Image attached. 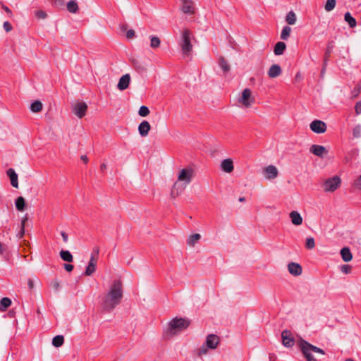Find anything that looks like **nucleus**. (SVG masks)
<instances>
[{"label": "nucleus", "instance_id": "7c9ffc66", "mask_svg": "<svg viewBox=\"0 0 361 361\" xmlns=\"http://www.w3.org/2000/svg\"><path fill=\"white\" fill-rule=\"evenodd\" d=\"M297 18L295 13L290 11H289L286 16V21L288 25H294L296 23Z\"/></svg>", "mask_w": 361, "mask_h": 361}, {"label": "nucleus", "instance_id": "5fc2aeb1", "mask_svg": "<svg viewBox=\"0 0 361 361\" xmlns=\"http://www.w3.org/2000/svg\"><path fill=\"white\" fill-rule=\"evenodd\" d=\"M355 109V113L357 115H359L361 114V100L356 103Z\"/></svg>", "mask_w": 361, "mask_h": 361}, {"label": "nucleus", "instance_id": "58836bf2", "mask_svg": "<svg viewBox=\"0 0 361 361\" xmlns=\"http://www.w3.org/2000/svg\"><path fill=\"white\" fill-rule=\"evenodd\" d=\"M336 4V0H327L324 6L325 10L328 12L332 11L335 8Z\"/></svg>", "mask_w": 361, "mask_h": 361}, {"label": "nucleus", "instance_id": "a19ab883", "mask_svg": "<svg viewBox=\"0 0 361 361\" xmlns=\"http://www.w3.org/2000/svg\"><path fill=\"white\" fill-rule=\"evenodd\" d=\"M361 93V80L355 85L351 92L353 97H357Z\"/></svg>", "mask_w": 361, "mask_h": 361}, {"label": "nucleus", "instance_id": "39448f33", "mask_svg": "<svg viewBox=\"0 0 361 361\" xmlns=\"http://www.w3.org/2000/svg\"><path fill=\"white\" fill-rule=\"evenodd\" d=\"M341 180L338 176L326 179L324 183V190L326 192H334L341 185Z\"/></svg>", "mask_w": 361, "mask_h": 361}, {"label": "nucleus", "instance_id": "774afa93", "mask_svg": "<svg viewBox=\"0 0 361 361\" xmlns=\"http://www.w3.org/2000/svg\"><path fill=\"white\" fill-rule=\"evenodd\" d=\"M28 286H29L30 288H32L33 287V282L30 279H29V281H28Z\"/></svg>", "mask_w": 361, "mask_h": 361}, {"label": "nucleus", "instance_id": "680f3d73", "mask_svg": "<svg viewBox=\"0 0 361 361\" xmlns=\"http://www.w3.org/2000/svg\"><path fill=\"white\" fill-rule=\"evenodd\" d=\"M121 30L123 31V32H127L128 30V25L127 24H122L121 25Z\"/></svg>", "mask_w": 361, "mask_h": 361}, {"label": "nucleus", "instance_id": "dca6fc26", "mask_svg": "<svg viewBox=\"0 0 361 361\" xmlns=\"http://www.w3.org/2000/svg\"><path fill=\"white\" fill-rule=\"evenodd\" d=\"M300 346L302 348H307L309 352L313 351L322 355L325 354V352L322 348L314 346L305 340H302Z\"/></svg>", "mask_w": 361, "mask_h": 361}, {"label": "nucleus", "instance_id": "e433bc0d", "mask_svg": "<svg viewBox=\"0 0 361 361\" xmlns=\"http://www.w3.org/2000/svg\"><path fill=\"white\" fill-rule=\"evenodd\" d=\"M150 47L152 49H157L160 47L161 40L157 36H150Z\"/></svg>", "mask_w": 361, "mask_h": 361}, {"label": "nucleus", "instance_id": "f257e3e1", "mask_svg": "<svg viewBox=\"0 0 361 361\" xmlns=\"http://www.w3.org/2000/svg\"><path fill=\"white\" fill-rule=\"evenodd\" d=\"M123 297V282L121 279H115L109 286L107 292L99 297L102 312H111L121 302Z\"/></svg>", "mask_w": 361, "mask_h": 361}, {"label": "nucleus", "instance_id": "f3484780", "mask_svg": "<svg viewBox=\"0 0 361 361\" xmlns=\"http://www.w3.org/2000/svg\"><path fill=\"white\" fill-rule=\"evenodd\" d=\"M221 169L226 173H231L233 171V162L231 159H224L221 163Z\"/></svg>", "mask_w": 361, "mask_h": 361}, {"label": "nucleus", "instance_id": "423d86ee", "mask_svg": "<svg viewBox=\"0 0 361 361\" xmlns=\"http://www.w3.org/2000/svg\"><path fill=\"white\" fill-rule=\"evenodd\" d=\"M87 105L84 102H77L73 106V112L79 118H82L86 114Z\"/></svg>", "mask_w": 361, "mask_h": 361}, {"label": "nucleus", "instance_id": "4468645a", "mask_svg": "<svg viewBox=\"0 0 361 361\" xmlns=\"http://www.w3.org/2000/svg\"><path fill=\"white\" fill-rule=\"evenodd\" d=\"M130 81V77L129 74L122 75L117 85L118 89L121 91L126 90L129 86Z\"/></svg>", "mask_w": 361, "mask_h": 361}, {"label": "nucleus", "instance_id": "c9c22d12", "mask_svg": "<svg viewBox=\"0 0 361 361\" xmlns=\"http://www.w3.org/2000/svg\"><path fill=\"white\" fill-rule=\"evenodd\" d=\"M300 349L307 361H318L307 348L300 347Z\"/></svg>", "mask_w": 361, "mask_h": 361}, {"label": "nucleus", "instance_id": "ea45409f", "mask_svg": "<svg viewBox=\"0 0 361 361\" xmlns=\"http://www.w3.org/2000/svg\"><path fill=\"white\" fill-rule=\"evenodd\" d=\"M96 270V266L92 263H88L87 267H86L85 271L84 274L85 276H91Z\"/></svg>", "mask_w": 361, "mask_h": 361}, {"label": "nucleus", "instance_id": "6e6d98bb", "mask_svg": "<svg viewBox=\"0 0 361 361\" xmlns=\"http://www.w3.org/2000/svg\"><path fill=\"white\" fill-rule=\"evenodd\" d=\"M54 4L57 7H62L64 6V0H53Z\"/></svg>", "mask_w": 361, "mask_h": 361}, {"label": "nucleus", "instance_id": "4c0bfd02", "mask_svg": "<svg viewBox=\"0 0 361 361\" xmlns=\"http://www.w3.org/2000/svg\"><path fill=\"white\" fill-rule=\"evenodd\" d=\"M201 238V235L199 233L191 235L188 239V244L190 246H194V245Z\"/></svg>", "mask_w": 361, "mask_h": 361}, {"label": "nucleus", "instance_id": "864d4df0", "mask_svg": "<svg viewBox=\"0 0 361 361\" xmlns=\"http://www.w3.org/2000/svg\"><path fill=\"white\" fill-rule=\"evenodd\" d=\"M135 32L133 29H130L126 32V37L127 39H132L135 37Z\"/></svg>", "mask_w": 361, "mask_h": 361}, {"label": "nucleus", "instance_id": "9d476101", "mask_svg": "<svg viewBox=\"0 0 361 361\" xmlns=\"http://www.w3.org/2000/svg\"><path fill=\"white\" fill-rule=\"evenodd\" d=\"M310 151L313 154L323 158L325 155L328 154V150L325 147L319 145H313L311 146Z\"/></svg>", "mask_w": 361, "mask_h": 361}, {"label": "nucleus", "instance_id": "3c124183", "mask_svg": "<svg viewBox=\"0 0 361 361\" xmlns=\"http://www.w3.org/2000/svg\"><path fill=\"white\" fill-rule=\"evenodd\" d=\"M35 16L38 18H41V19H44L47 17V13L42 11V10H39V11H37L36 13H35Z\"/></svg>", "mask_w": 361, "mask_h": 361}, {"label": "nucleus", "instance_id": "603ef678", "mask_svg": "<svg viewBox=\"0 0 361 361\" xmlns=\"http://www.w3.org/2000/svg\"><path fill=\"white\" fill-rule=\"evenodd\" d=\"M4 29L6 30V32H8L12 30L13 26L12 25L8 22L6 21L4 23Z\"/></svg>", "mask_w": 361, "mask_h": 361}, {"label": "nucleus", "instance_id": "473e14b6", "mask_svg": "<svg viewBox=\"0 0 361 361\" xmlns=\"http://www.w3.org/2000/svg\"><path fill=\"white\" fill-rule=\"evenodd\" d=\"M64 343V337L62 335H57L52 339V345L54 347H61Z\"/></svg>", "mask_w": 361, "mask_h": 361}, {"label": "nucleus", "instance_id": "f704fd0d", "mask_svg": "<svg viewBox=\"0 0 361 361\" xmlns=\"http://www.w3.org/2000/svg\"><path fill=\"white\" fill-rule=\"evenodd\" d=\"M67 9L70 13H75L78 10V6L75 0H71L67 4Z\"/></svg>", "mask_w": 361, "mask_h": 361}, {"label": "nucleus", "instance_id": "2f4dec72", "mask_svg": "<svg viewBox=\"0 0 361 361\" xmlns=\"http://www.w3.org/2000/svg\"><path fill=\"white\" fill-rule=\"evenodd\" d=\"M30 110L34 113H38L42 110V104L40 101L36 100L30 105Z\"/></svg>", "mask_w": 361, "mask_h": 361}, {"label": "nucleus", "instance_id": "7ed1b4c3", "mask_svg": "<svg viewBox=\"0 0 361 361\" xmlns=\"http://www.w3.org/2000/svg\"><path fill=\"white\" fill-rule=\"evenodd\" d=\"M190 324V321L184 318L176 317L169 323L167 334L173 336L177 332L185 330Z\"/></svg>", "mask_w": 361, "mask_h": 361}, {"label": "nucleus", "instance_id": "de8ad7c7", "mask_svg": "<svg viewBox=\"0 0 361 361\" xmlns=\"http://www.w3.org/2000/svg\"><path fill=\"white\" fill-rule=\"evenodd\" d=\"M341 271L344 274H350L352 271V267L349 264H343L341 267Z\"/></svg>", "mask_w": 361, "mask_h": 361}, {"label": "nucleus", "instance_id": "5701e85b", "mask_svg": "<svg viewBox=\"0 0 361 361\" xmlns=\"http://www.w3.org/2000/svg\"><path fill=\"white\" fill-rule=\"evenodd\" d=\"M286 49V43L283 42H278L274 48V53L276 56L282 55Z\"/></svg>", "mask_w": 361, "mask_h": 361}, {"label": "nucleus", "instance_id": "a18cd8bd", "mask_svg": "<svg viewBox=\"0 0 361 361\" xmlns=\"http://www.w3.org/2000/svg\"><path fill=\"white\" fill-rule=\"evenodd\" d=\"M99 252V250L98 247L94 248L89 263H92L94 265L97 266V259L95 256L98 255Z\"/></svg>", "mask_w": 361, "mask_h": 361}, {"label": "nucleus", "instance_id": "49530a36", "mask_svg": "<svg viewBox=\"0 0 361 361\" xmlns=\"http://www.w3.org/2000/svg\"><path fill=\"white\" fill-rule=\"evenodd\" d=\"M138 114L142 117H145L148 116L149 114V108L146 106H141L139 109Z\"/></svg>", "mask_w": 361, "mask_h": 361}, {"label": "nucleus", "instance_id": "8fccbe9b", "mask_svg": "<svg viewBox=\"0 0 361 361\" xmlns=\"http://www.w3.org/2000/svg\"><path fill=\"white\" fill-rule=\"evenodd\" d=\"M51 286H52L55 291H59L60 289V283L56 279H54L51 282Z\"/></svg>", "mask_w": 361, "mask_h": 361}, {"label": "nucleus", "instance_id": "0e129e2a", "mask_svg": "<svg viewBox=\"0 0 361 361\" xmlns=\"http://www.w3.org/2000/svg\"><path fill=\"white\" fill-rule=\"evenodd\" d=\"M100 169L102 171H104L106 169V165L105 164H102L101 166H100Z\"/></svg>", "mask_w": 361, "mask_h": 361}, {"label": "nucleus", "instance_id": "9b49d317", "mask_svg": "<svg viewBox=\"0 0 361 361\" xmlns=\"http://www.w3.org/2000/svg\"><path fill=\"white\" fill-rule=\"evenodd\" d=\"M181 11L184 13H195V8L194 2L192 0H182Z\"/></svg>", "mask_w": 361, "mask_h": 361}, {"label": "nucleus", "instance_id": "052dcab7", "mask_svg": "<svg viewBox=\"0 0 361 361\" xmlns=\"http://www.w3.org/2000/svg\"><path fill=\"white\" fill-rule=\"evenodd\" d=\"M355 184L358 188L361 189V176L355 180Z\"/></svg>", "mask_w": 361, "mask_h": 361}, {"label": "nucleus", "instance_id": "4be33fe9", "mask_svg": "<svg viewBox=\"0 0 361 361\" xmlns=\"http://www.w3.org/2000/svg\"><path fill=\"white\" fill-rule=\"evenodd\" d=\"M290 218L292 224L295 226L301 225L302 223V218L301 215L296 211H293L290 213Z\"/></svg>", "mask_w": 361, "mask_h": 361}, {"label": "nucleus", "instance_id": "69168bd1", "mask_svg": "<svg viewBox=\"0 0 361 361\" xmlns=\"http://www.w3.org/2000/svg\"><path fill=\"white\" fill-rule=\"evenodd\" d=\"M326 66H324V63H323V67L322 68V71H321V74L323 75L326 71Z\"/></svg>", "mask_w": 361, "mask_h": 361}, {"label": "nucleus", "instance_id": "c85d7f7f", "mask_svg": "<svg viewBox=\"0 0 361 361\" xmlns=\"http://www.w3.org/2000/svg\"><path fill=\"white\" fill-rule=\"evenodd\" d=\"M15 205L17 210L23 212L25 209V200L23 197H18L15 201Z\"/></svg>", "mask_w": 361, "mask_h": 361}, {"label": "nucleus", "instance_id": "1a4fd4ad", "mask_svg": "<svg viewBox=\"0 0 361 361\" xmlns=\"http://www.w3.org/2000/svg\"><path fill=\"white\" fill-rule=\"evenodd\" d=\"M220 341V338L216 334H209L205 341V344L209 349H216Z\"/></svg>", "mask_w": 361, "mask_h": 361}, {"label": "nucleus", "instance_id": "f8f14e48", "mask_svg": "<svg viewBox=\"0 0 361 361\" xmlns=\"http://www.w3.org/2000/svg\"><path fill=\"white\" fill-rule=\"evenodd\" d=\"M264 173L267 179H274L278 176L279 172L275 166L269 165L264 168Z\"/></svg>", "mask_w": 361, "mask_h": 361}, {"label": "nucleus", "instance_id": "cd10ccee", "mask_svg": "<svg viewBox=\"0 0 361 361\" xmlns=\"http://www.w3.org/2000/svg\"><path fill=\"white\" fill-rule=\"evenodd\" d=\"M59 255L61 258L65 262H72L73 261V257L68 250H62L60 251Z\"/></svg>", "mask_w": 361, "mask_h": 361}, {"label": "nucleus", "instance_id": "a878e982", "mask_svg": "<svg viewBox=\"0 0 361 361\" xmlns=\"http://www.w3.org/2000/svg\"><path fill=\"white\" fill-rule=\"evenodd\" d=\"M344 20L348 23L350 28L356 27L357 22L355 18H353L349 12H347L344 15Z\"/></svg>", "mask_w": 361, "mask_h": 361}, {"label": "nucleus", "instance_id": "13d9d810", "mask_svg": "<svg viewBox=\"0 0 361 361\" xmlns=\"http://www.w3.org/2000/svg\"><path fill=\"white\" fill-rule=\"evenodd\" d=\"M61 236H62L63 240L65 243H67V242H68V234H67L65 231H61Z\"/></svg>", "mask_w": 361, "mask_h": 361}, {"label": "nucleus", "instance_id": "e2e57ef3", "mask_svg": "<svg viewBox=\"0 0 361 361\" xmlns=\"http://www.w3.org/2000/svg\"><path fill=\"white\" fill-rule=\"evenodd\" d=\"M80 159L85 164L88 162V158L86 155H82L80 157Z\"/></svg>", "mask_w": 361, "mask_h": 361}, {"label": "nucleus", "instance_id": "aec40b11", "mask_svg": "<svg viewBox=\"0 0 361 361\" xmlns=\"http://www.w3.org/2000/svg\"><path fill=\"white\" fill-rule=\"evenodd\" d=\"M282 73L281 68L278 64H273L268 71V75L271 78L279 76Z\"/></svg>", "mask_w": 361, "mask_h": 361}, {"label": "nucleus", "instance_id": "bb28decb", "mask_svg": "<svg viewBox=\"0 0 361 361\" xmlns=\"http://www.w3.org/2000/svg\"><path fill=\"white\" fill-rule=\"evenodd\" d=\"M132 65L134 69L139 73H142L146 71V68L137 59L132 60Z\"/></svg>", "mask_w": 361, "mask_h": 361}, {"label": "nucleus", "instance_id": "79ce46f5", "mask_svg": "<svg viewBox=\"0 0 361 361\" xmlns=\"http://www.w3.org/2000/svg\"><path fill=\"white\" fill-rule=\"evenodd\" d=\"M209 349L207 345L204 343L197 350V355L199 357H202L204 355H206L208 353V350Z\"/></svg>", "mask_w": 361, "mask_h": 361}, {"label": "nucleus", "instance_id": "bf43d9fd", "mask_svg": "<svg viewBox=\"0 0 361 361\" xmlns=\"http://www.w3.org/2000/svg\"><path fill=\"white\" fill-rule=\"evenodd\" d=\"M2 8L9 15V16H11L12 11L8 6L3 4Z\"/></svg>", "mask_w": 361, "mask_h": 361}, {"label": "nucleus", "instance_id": "ddd939ff", "mask_svg": "<svg viewBox=\"0 0 361 361\" xmlns=\"http://www.w3.org/2000/svg\"><path fill=\"white\" fill-rule=\"evenodd\" d=\"M251 99V90L248 88L245 89L243 91L242 97L240 99V102L245 105L246 107H248L250 106L251 103L253 102L250 101Z\"/></svg>", "mask_w": 361, "mask_h": 361}, {"label": "nucleus", "instance_id": "f03ea898", "mask_svg": "<svg viewBox=\"0 0 361 361\" xmlns=\"http://www.w3.org/2000/svg\"><path fill=\"white\" fill-rule=\"evenodd\" d=\"M193 176V169L192 168H185L182 169L178 176V180L173 184L171 191V197L176 198L178 197L188 185Z\"/></svg>", "mask_w": 361, "mask_h": 361}, {"label": "nucleus", "instance_id": "4d7b16f0", "mask_svg": "<svg viewBox=\"0 0 361 361\" xmlns=\"http://www.w3.org/2000/svg\"><path fill=\"white\" fill-rule=\"evenodd\" d=\"M63 267L67 271H71L74 268L73 265L71 264H64Z\"/></svg>", "mask_w": 361, "mask_h": 361}, {"label": "nucleus", "instance_id": "20e7f679", "mask_svg": "<svg viewBox=\"0 0 361 361\" xmlns=\"http://www.w3.org/2000/svg\"><path fill=\"white\" fill-rule=\"evenodd\" d=\"M180 46L183 56H190L192 50V45L190 42V31L188 29H184L183 31Z\"/></svg>", "mask_w": 361, "mask_h": 361}, {"label": "nucleus", "instance_id": "393cba45", "mask_svg": "<svg viewBox=\"0 0 361 361\" xmlns=\"http://www.w3.org/2000/svg\"><path fill=\"white\" fill-rule=\"evenodd\" d=\"M219 66L221 67L224 74L228 73L231 70L229 63L223 56H220L219 59Z\"/></svg>", "mask_w": 361, "mask_h": 361}, {"label": "nucleus", "instance_id": "c03bdc74", "mask_svg": "<svg viewBox=\"0 0 361 361\" xmlns=\"http://www.w3.org/2000/svg\"><path fill=\"white\" fill-rule=\"evenodd\" d=\"M27 220V216H25L22 219V221H21L20 231H19V233L17 235L19 238H22L24 236V234H25V222H26Z\"/></svg>", "mask_w": 361, "mask_h": 361}, {"label": "nucleus", "instance_id": "b1692460", "mask_svg": "<svg viewBox=\"0 0 361 361\" xmlns=\"http://www.w3.org/2000/svg\"><path fill=\"white\" fill-rule=\"evenodd\" d=\"M334 48V42L333 41L329 42L326 49L324 56V66L327 65V62L329 61V59L331 53H332Z\"/></svg>", "mask_w": 361, "mask_h": 361}, {"label": "nucleus", "instance_id": "6e6552de", "mask_svg": "<svg viewBox=\"0 0 361 361\" xmlns=\"http://www.w3.org/2000/svg\"><path fill=\"white\" fill-rule=\"evenodd\" d=\"M310 129L316 133H324L326 130V123L320 120H314L310 123Z\"/></svg>", "mask_w": 361, "mask_h": 361}, {"label": "nucleus", "instance_id": "09e8293b", "mask_svg": "<svg viewBox=\"0 0 361 361\" xmlns=\"http://www.w3.org/2000/svg\"><path fill=\"white\" fill-rule=\"evenodd\" d=\"M353 134L355 137H360L361 136V127L356 126L353 130Z\"/></svg>", "mask_w": 361, "mask_h": 361}, {"label": "nucleus", "instance_id": "2eb2a0df", "mask_svg": "<svg viewBox=\"0 0 361 361\" xmlns=\"http://www.w3.org/2000/svg\"><path fill=\"white\" fill-rule=\"evenodd\" d=\"M288 269L289 273L295 276H300L302 271L301 265L295 262L289 263Z\"/></svg>", "mask_w": 361, "mask_h": 361}, {"label": "nucleus", "instance_id": "338daca9", "mask_svg": "<svg viewBox=\"0 0 361 361\" xmlns=\"http://www.w3.org/2000/svg\"><path fill=\"white\" fill-rule=\"evenodd\" d=\"M4 251L3 244L0 242V255L3 254Z\"/></svg>", "mask_w": 361, "mask_h": 361}, {"label": "nucleus", "instance_id": "72a5a7b5", "mask_svg": "<svg viewBox=\"0 0 361 361\" xmlns=\"http://www.w3.org/2000/svg\"><path fill=\"white\" fill-rule=\"evenodd\" d=\"M290 32H291L290 27H289L288 25L284 26L281 32V35H280L281 39L283 40H287L290 37Z\"/></svg>", "mask_w": 361, "mask_h": 361}, {"label": "nucleus", "instance_id": "412c9836", "mask_svg": "<svg viewBox=\"0 0 361 361\" xmlns=\"http://www.w3.org/2000/svg\"><path fill=\"white\" fill-rule=\"evenodd\" d=\"M340 254L342 259L345 262H348L353 259L352 252L348 247H343L340 251Z\"/></svg>", "mask_w": 361, "mask_h": 361}, {"label": "nucleus", "instance_id": "0eeeda50", "mask_svg": "<svg viewBox=\"0 0 361 361\" xmlns=\"http://www.w3.org/2000/svg\"><path fill=\"white\" fill-rule=\"evenodd\" d=\"M283 345L286 348H290L295 344V339L292 336V333L289 330H283L281 333Z\"/></svg>", "mask_w": 361, "mask_h": 361}, {"label": "nucleus", "instance_id": "37998d69", "mask_svg": "<svg viewBox=\"0 0 361 361\" xmlns=\"http://www.w3.org/2000/svg\"><path fill=\"white\" fill-rule=\"evenodd\" d=\"M315 247L314 239L312 237L307 238L305 243V247L308 250H312Z\"/></svg>", "mask_w": 361, "mask_h": 361}, {"label": "nucleus", "instance_id": "6ab92c4d", "mask_svg": "<svg viewBox=\"0 0 361 361\" xmlns=\"http://www.w3.org/2000/svg\"><path fill=\"white\" fill-rule=\"evenodd\" d=\"M7 176L10 178L11 184L13 187L18 188V175L13 169H8L6 171Z\"/></svg>", "mask_w": 361, "mask_h": 361}, {"label": "nucleus", "instance_id": "a211bd4d", "mask_svg": "<svg viewBox=\"0 0 361 361\" xmlns=\"http://www.w3.org/2000/svg\"><path fill=\"white\" fill-rule=\"evenodd\" d=\"M150 128L151 126L149 123L147 121H143L140 123L138 126V131L140 135L142 137H146L148 135Z\"/></svg>", "mask_w": 361, "mask_h": 361}, {"label": "nucleus", "instance_id": "c756f323", "mask_svg": "<svg viewBox=\"0 0 361 361\" xmlns=\"http://www.w3.org/2000/svg\"><path fill=\"white\" fill-rule=\"evenodd\" d=\"M11 305V300L7 297L3 298L0 301V310L5 311Z\"/></svg>", "mask_w": 361, "mask_h": 361}]
</instances>
